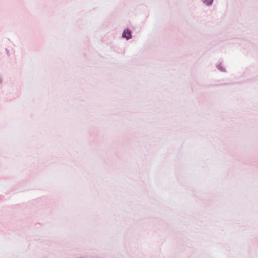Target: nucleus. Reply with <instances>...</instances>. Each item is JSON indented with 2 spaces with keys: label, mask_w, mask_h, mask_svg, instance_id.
<instances>
[{
  "label": "nucleus",
  "mask_w": 258,
  "mask_h": 258,
  "mask_svg": "<svg viewBox=\"0 0 258 258\" xmlns=\"http://www.w3.org/2000/svg\"><path fill=\"white\" fill-rule=\"evenodd\" d=\"M122 37L127 40L130 39L132 37L131 32L128 29L124 30L122 33Z\"/></svg>",
  "instance_id": "obj_1"
},
{
  "label": "nucleus",
  "mask_w": 258,
  "mask_h": 258,
  "mask_svg": "<svg viewBox=\"0 0 258 258\" xmlns=\"http://www.w3.org/2000/svg\"><path fill=\"white\" fill-rule=\"evenodd\" d=\"M203 2L207 5H211L213 0H203Z\"/></svg>",
  "instance_id": "obj_2"
}]
</instances>
